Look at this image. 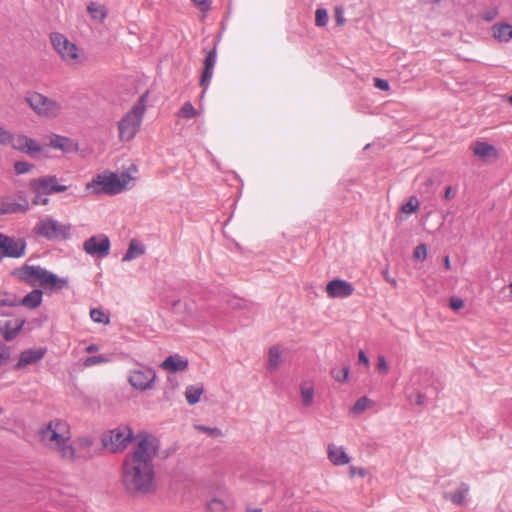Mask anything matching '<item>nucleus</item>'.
<instances>
[{
    "label": "nucleus",
    "instance_id": "9",
    "mask_svg": "<svg viewBox=\"0 0 512 512\" xmlns=\"http://www.w3.org/2000/svg\"><path fill=\"white\" fill-rule=\"evenodd\" d=\"M71 225H65L52 218L39 221L34 232L48 240L67 239L70 235Z\"/></svg>",
    "mask_w": 512,
    "mask_h": 512
},
{
    "label": "nucleus",
    "instance_id": "5",
    "mask_svg": "<svg viewBox=\"0 0 512 512\" xmlns=\"http://www.w3.org/2000/svg\"><path fill=\"white\" fill-rule=\"evenodd\" d=\"M139 435L134 436L133 430L129 426L122 425L104 432L101 436V443L104 449L117 454L123 452L133 440L136 441Z\"/></svg>",
    "mask_w": 512,
    "mask_h": 512
},
{
    "label": "nucleus",
    "instance_id": "18",
    "mask_svg": "<svg viewBox=\"0 0 512 512\" xmlns=\"http://www.w3.org/2000/svg\"><path fill=\"white\" fill-rule=\"evenodd\" d=\"M25 319L0 321V334L6 341H12L22 330Z\"/></svg>",
    "mask_w": 512,
    "mask_h": 512
},
{
    "label": "nucleus",
    "instance_id": "15",
    "mask_svg": "<svg viewBox=\"0 0 512 512\" xmlns=\"http://www.w3.org/2000/svg\"><path fill=\"white\" fill-rule=\"evenodd\" d=\"M354 290L352 283L342 279H333L326 286V292L331 298H347Z\"/></svg>",
    "mask_w": 512,
    "mask_h": 512
},
{
    "label": "nucleus",
    "instance_id": "35",
    "mask_svg": "<svg viewBox=\"0 0 512 512\" xmlns=\"http://www.w3.org/2000/svg\"><path fill=\"white\" fill-rule=\"evenodd\" d=\"M314 390L312 387H301V397L303 405L308 407L312 404Z\"/></svg>",
    "mask_w": 512,
    "mask_h": 512
},
{
    "label": "nucleus",
    "instance_id": "22",
    "mask_svg": "<svg viewBox=\"0 0 512 512\" xmlns=\"http://www.w3.org/2000/svg\"><path fill=\"white\" fill-rule=\"evenodd\" d=\"M49 146L66 153L77 150V143L68 137L60 135H55L54 138L51 139Z\"/></svg>",
    "mask_w": 512,
    "mask_h": 512
},
{
    "label": "nucleus",
    "instance_id": "8",
    "mask_svg": "<svg viewBox=\"0 0 512 512\" xmlns=\"http://www.w3.org/2000/svg\"><path fill=\"white\" fill-rule=\"evenodd\" d=\"M87 187H94L97 194L116 195L125 190V181L113 172L98 174Z\"/></svg>",
    "mask_w": 512,
    "mask_h": 512
},
{
    "label": "nucleus",
    "instance_id": "34",
    "mask_svg": "<svg viewBox=\"0 0 512 512\" xmlns=\"http://www.w3.org/2000/svg\"><path fill=\"white\" fill-rule=\"evenodd\" d=\"M328 23L327 10L319 8L315 12V25L318 27H324Z\"/></svg>",
    "mask_w": 512,
    "mask_h": 512
},
{
    "label": "nucleus",
    "instance_id": "36",
    "mask_svg": "<svg viewBox=\"0 0 512 512\" xmlns=\"http://www.w3.org/2000/svg\"><path fill=\"white\" fill-rule=\"evenodd\" d=\"M369 399L367 397L359 398L353 405L352 413L358 415L361 414L368 407Z\"/></svg>",
    "mask_w": 512,
    "mask_h": 512
},
{
    "label": "nucleus",
    "instance_id": "3",
    "mask_svg": "<svg viewBox=\"0 0 512 512\" xmlns=\"http://www.w3.org/2000/svg\"><path fill=\"white\" fill-rule=\"evenodd\" d=\"M13 275L32 287L39 285L51 291H60L68 286L67 279L60 278L41 266L26 264L15 269Z\"/></svg>",
    "mask_w": 512,
    "mask_h": 512
},
{
    "label": "nucleus",
    "instance_id": "13",
    "mask_svg": "<svg viewBox=\"0 0 512 512\" xmlns=\"http://www.w3.org/2000/svg\"><path fill=\"white\" fill-rule=\"evenodd\" d=\"M83 249L89 255L103 258L109 254L110 240L103 234L92 236L84 242Z\"/></svg>",
    "mask_w": 512,
    "mask_h": 512
},
{
    "label": "nucleus",
    "instance_id": "23",
    "mask_svg": "<svg viewBox=\"0 0 512 512\" xmlns=\"http://www.w3.org/2000/svg\"><path fill=\"white\" fill-rule=\"evenodd\" d=\"M43 291L40 289H33L26 296H24L21 300H19V305L24 306L28 309H36L42 303Z\"/></svg>",
    "mask_w": 512,
    "mask_h": 512
},
{
    "label": "nucleus",
    "instance_id": "49",
    "mask_svg": "<svg viewBox=\"0 0 512 512\" xmlns=\"http://www.w3.org/2000/svg\"><path fill=\"white\" fill-rule=\"evenodd\" d=\"M377 368L379 371L387 373L388 372V363L386 361V358L384 356H379L377 360Z\"/></svg>",
    "mask_w": 512,
    "mask_h": 512
},
{
    "label": "nucleus",
    "instance_id": "28",
    "mask_svg": "<svg viewBox=\"0 0 512 512\" xmlns=\"http://www.w3.org/2000/svg\"><path fill=\"white\" fill-rule=\"evenodd\" d=\"M203 392L204 387L202 384L190 385L185 390V398L190 405H195L199 402Z\"/></svg>",
    "mask_w": 512,
    "mask_h": 512
},
{
    "label": "nucleus",
    "instance_id": "32",
    "mask_svg": "<svg viewBox=\"0 0 512 512\" xmlns=\"http://www.w3.org/2000/svg\"><path fill=\"white\" fill-rule=\"evenodd\" d=\"M91 319L96 323L108 324L110 319L109 316L106 315L101 309L93 308L90 311Z\"/></svg>",
    "mask_w": 512,
    "mask_h": 512
},
{
    "label": "nucleus",
    "instance_id": "53",
    "mask_svg": "<svg viewBox=\"0 0 512 512\" xmlns=\"http://www.w3.org/2000/svg\"><path fill=\"white\" fill-rule=\"evenodd\" d=\"M455 195V193L453 192V189L451 186H447L446 189H445V193H444V198L446 200H449L451 198H453Z\"/></svg>",
    "mask_w": 512,
    "mask_h": 512
},
{
    "label": "nucleus",
    "instance_id": "52",
    "mask_svg": "<svg viewBox=\"0 0 512 512\" xmlns=\"http://www.w3.org/2000/svg\"><path fill=\"white\" fill-rule=\"evenodd\" d=\"M358 359H359V362L364 364V365H368L369 364V359H368V357L366 356V354H365V352L363 350L359 351Z\"/></svg>",
    "mask_w": 512,
    "mask_h": 512
},
{
    "label": "nucleus",
    "instance_id": "37",
    "mask_svg": "<svg viewBox=\"0 0 512 512\" xmlns=\"http://www.w3.org/2000/svg\"><path fill=\"white\" fill-rule=\"evenodd\" d=\"M419 207V201L416 197H411L409 201L402 205L401 210L404 213L411 214L414 213Z\"/></svg>",
    "mask_w": 512,
    "mask_h": 512
},
{
    "label": "nucleus",
    "instance_id": "54",
    "mask_svg": "<svg viewBox=\"0 0 512 512\" xmlns=\"http://www.w3.org/2000/svg\"><path fill=\"white\" fill-rule=\"evenodd\" d=\"M383 276H384L385 280L387 282L391 283L393 286L397 285V281L394 278H391V276H389V273L387 270L383 272Z\"/></svg>",
    "mask_w": 512,
    "mask_h": 512
},
{
    "label": "nucleus",
    "instance_id": "11",
    "mask_svg": "<svg viewBox=\"0 0 512 512\" xmlns=\"http://www.w3.org/2000/svg\"><path fill=\"white\" fill-rule=\"evenodd\" d=\"M156 379V373L154 369L149 367H143L141 369H135L130 371L128 376L129 384L136 390L146 391L150 390L154 386Z\"/></svg>",
    "mask_w": 512,
    "mask_h": 512
},
{
    "label": "nucleus",
    "instance_id": "25",
    "mask_svg": "<svg viewBox=\"0 0 512 512\" xmlns=\"http://www.w3.org/2000/svg\"><path fill=\"white\" fill-rule=\"evenodd\" d=\"M87 11L90 14L91 18L99 23L104 22L108 15L107 8L98 2H90L87 5Z\"/></svg>",
    "mask_w": 512,
    "mask_h": 512
},
{
    "label": "nucleus",
    "instance_id": "40",
    "mask_svg": "<svg viewBox=\"0 0 512 512\" xmlns=\"http://www.w3.org/2000/svg\"><path fill=\"white\" fill-rule=\"evenodd\" d=\"M107 361L108 358H106L104 355L89 356L84 360V366L90 367Z\"/></svg>",
    "mask_w": 512,
    "mask_h": 512
},
{
    "label": "nucleus",
    "instance_id": "27",
    "mask_svg": "<svg viewBox=\"0 0 512 512\" xmlns=\"http://www.w3.org/2000/svg\"><path fill=\"white\" fill-rule=\"evenodd\" d=\"M145 253V246L137 240H131L122 261H131Z\"/></svg>",
    "mask_w": 512,
    "mask_h": 512
},
{
    "label": "nucleus",
    "instance_id": "21",
    "mask_svg": "<svg viewBox=\"0 0 512 512\" xmlns=\"http://www.w3.org/2000/svg\"><path fill=\"white\" fill-rule=\"evenodd\" d=\"M328 459L332 464L340 466L346 465L350 462V457L347 455L343 447H337L334 444L328 445Z\"/></svg>",
    "mask_w": 512,
    "mask_h": 512
},
{
    "label": "nucleus",
    "instance_id": "61",
    "mask_svg": "<svg viewBox=\"0 0 512 512\" xmlns=\"http://www.w3.org/2000/svg\"><path fill=\"white\" fill-rule=\"evenodd\" d=\"M248 512H263L261 508L249 509Z\"/></svg>",
    "mask_w": 512,
    "mask_h": 512
},
{
    "label": "nucleus",
    "instance_id": "39",
    "mask_svg": "<svg viewBox=\"0 0 512 512\" xmlns=\"http://www.w3.org/2000/svg\"><path fill=\"white\" fill-rule=\"evenodd\" d=\"M32 168H33V165L26 161H17L14 164V170H15L16 174H18V175L28 173L32 170Z\"/></svg>",
    "mask_w": 512,
    "mask_h": 512
},
{
    "label": "nucleus",
    "instance_id": "60",
    "mask_svg": "<svg viewBox=\"0 0 512 512\" xmlns=\"http://www.w3.org/2000/svg\"><path fill=\"white\" fill-rule=\"evenodd\" d=\"M444 265H445L446 269L450 268V261H449V257L448 256L445 257Z\"/></svg>",
    "mask_w": 512,
    "mask_h": 512
},
{
    "label": "nucleus",
    "instance_id": "24",
    "mask_svg": "<svg viewBox=\"0 0 512 512\" xmlns=\"http://www.w3.org/2000/svg\"><path fill=\"white\" fill-rule=\"evenodd\" d=\"M470 491L468 484L462 482L459 484L457 490L453 493H445L444 499L450 500L455 505H462Z\"/></svg>",
    "mask_w": 512,
    "mask_h": 512
},
{
    "label": "nucleus",
    "instance_id": "26",
    "mask_svg": "<svg viewBox=\"0 0 512 512\" xmlns=\"http://www.w3.org/2000/svg\"><path fill=\"white\" fill-rule=\"evenodd\" d=\"M493 36L500 42H508L512 39V26L497 23L492 27Z\"/></svg>",
    "mask_w": 512,
    "mask_h": 512
},
{
    "label": "nucleus",
    "instance_id": "16",
    "mask_svg": "<svg viewBox=\"0 0 512 512\" xmlns=\"http://www.w3.org/2000/svg\"><path fill=\"white\" fill-rule=\"evenodd\" d=\"M470 149L472 150L475 157L479 158L484 162L495 161L498 159L499 154L494 145H491L485 141L477 140L471 144Z\"/></svg>",
    "mask_w": 512,
    "mask_h": 512
},
{
    "label": "nucleus",
    "instance_id": "56",
    "mask_svg": "<svg viewBox=\"0 0 512 512\" xmlns=\"http://www.w3.org/2000/svg\"><path fill=\"white\" fill-rule=\"evenodd\" d=\"M352 474H359L361 477H364L366 475V471L363 468L356 469L355 467H351Z\"/></svg>",
    "mask_w": 512,
    "mask_h": 512
},
{
    "label": "nucleus",
    "instance_id": "42",
    "mask_svg": "<svg viewBox=\"0 0 512 512\" xmlns=\"http://www.w3.org/2000/svg\"><path fill=\"white\" fill-rule=\"evenodd\" d=\"M136 135V130H118V138L121 142L132 140Z\"/></svg>",
    "mask_w": 512,
    "mask_h": 512
},
{
    "label": "nucleus",
    "instance_id": "47",
    "mask_svg": "<svg viewBox=\"0 0 512 512\" xmlns=\"http://www.w3.org/2000/svg\"><path fill=\"white\" fill-rule=\"evenodd\" d=\"M374 86L383 91H388L390 89L388 81L381 78L374 79Z\"/></svg>",
    "mask_w": 512,
    "mask_h": 512
},
{
    "label": "nucleus",
    "instance_id": "51",
    "mask_svg": "<svg viewBox=\"0 0 512 512\" xmlns=\"http://www.w3.org/2000/svg\"><path fill=\"white\" fill-rule=\"evenodd\" d=\"M44 195H36L32 200L34 205H47L49 203V199L47 197H43Z\"/></svg>",
    "mask_w": 512,
    "mask_h": 512
},
{
    "label": "nucleus",
    "instance_id": "63",
    "mask_svg": "<svg viewBox=\"0 0 512 512\" xmlns=\"http://www.w3.org/2000/svg\"><path fill=\"white\" fill-rule=\"evenodd\" d=\"M90 457H92V455H84V456H83V459H84V460H87V459H88V458H90Z\"/></svg>",
    "mask_w": 512,
    "mask_h": 512
},
{
    "label": "nucleus",
    "instance_id": "38",
    "mask_svg": "<svg viewBox=\"0 0 512 512\" xmlns=\"http://www.w3.org/2000/svg\"><path fill=\"white\" fill-rule=\"evenodd\" d=\"M195 428L198 431L207 433L209 436L214 437V438H218V437L222 436V431L216 427L211 428V427H207L204 425H196Z\"/></svg>",
    "mask_w": 512,
    "mask_h": 512
},
{
    "label": "nucleus",
    "instance_id": "64",
    "mask_svg": "<svg viewBox=\"0 0 512 512\" xmlns=\"http://www.w3.org/2000/svg\"><path fill=\"white\" fill-rule=\"evenodd\" d=\"M508 102L512 105V95L508 98Z\"/></svg>",
    "mask_w": 512,
    "mask_h": 512
},
{
    "label": "nucleus",
    "instance_id": "46",
    "mask_svg": "<svg viewBox=\"0 0 512 512\" xmlns=\"http://www.w3.org/2000/svg\"><path fill=\"white\" fill-rule=\"evenodd\" d=\"M191 1L203 13H206L210 9V1L209 0H191Z\"/></svg>",
    "mask_w": 512,
    "mask_h": 512
},
{
    "label": "nucleus",
    "instance_id": "17",
    "mask_svg": "<svg viewBox=\"0 0 512 512\" xmlns=\"http://www.w3.org/2000/svg\"><path fill=\"white\" fill-rule=\"evenodd\" d=\"M216 58H217V53H216V49L214 48L207 53V55L204 59V67H203V72H202L201 79H200V86L203 88V93L206 91V89L208 88V86L211 82L214 67L216 64Z\"/></svg>",
    "mask_w": 512,
    "mask_h": 512
},
{
    "label": "nucleus",
    "instance_id": "20",
    "mask_svg": "<svg viewBox=\"0 0 512 512\" xmlns=\"http://www.w3.org/2000/svg\"><path fill=\"white\" fill-rule=\"evenodd\" d=\"M187 367L188 360L179 354L170 355L161 363V368L171 373L184 371Z\"/></svg>",
    "mask_w": 512,
    "mask_h": 512
},
{
    "label": "nucleus",
    "instance_id": "33",
    "mask_svg": "<svg viewBox=\"0 0 512 512\" xmlns=\"http://www.w3.org/2000/svg\"><path fill=\"white\" fill-rule=\"evenodd\" d=\"M196 115L197 111L190 102L184 103L178 113V116L181 118H193Z\"/></svg>",
    "mask_w": 512,
    "mask_h": 512
},
{
    "label": "nucleus",
    "instance_id": "30",
    "mask_svg": "<svg viewBox=\"0 0 512 512\" xmlns=\"http://www.w3.org/2000/svg\"><path fill=\"white\" fill-rule=\"evenodd\" d=\"M281 362V354L277 347L273 346L269 349V362L268 367L269 369H277Z\"/></svg>",
    "mask_w": 512,
    "mask_h": 512
},
{
    "label": "nucleus",
    "instance_id": "19",
    "mask_svg": "<svg viewBox=\"0 0 512 512\" xmlns=\"http://www.w3.org/2000/svg\"><path fill=\"white\" fill-rule=\"evenodd\" d=\"M46 353V348L27 349L20 353L19 360L15 364V369H23L28 365L40 361Z\"/></svg>",
    "mask_w": 512,
    "mask_h": 512
},
{
    "label": "nucleus",
    "instance_id": "57",
    "mask_svg": "<svg viewBox=\"0 0 512 512\" xmlns=\"http://www.w3.org/2000/svg\"><path fill=\"white\" fill-rule=\"evenodd\" d=\"M119 178L121 181H125V188L127 187L129 181L132 179L128 172L122 173L121 177Z\"/></svg>",
    "mask_w": 512,
    "mask_h": 512
},
{
    "label": "nucleus",
    "instance_id": "44",
    "mask_svg": "<svg viewBox=\"0 0 512 512\" xmlns=\"http://www.w3.org/2000/svg\"><path fill=\"white\" fill-rule=\"evenodd\" d=\"M93 443V439L87 436L80 437L77 440V445L82 450H88L93 445Z\"/></svg>",
    "mask_w": 512,
    "mask_h": 512
},
{
    "label": "nucleus",
    "instance_id": "4",
    "mask_svg": "<svg viewBox=\"0 0 512 512\" xmlns=\"http://www.w3.org/2000/svg\"><path fill=\"white\" fill-rule=\"evenodd\" d=\"M49 41L53 50L66 65L76 67L84 63L85 55L82 49L65 34L52 32L49 35Z\"/></svg>",
    "mask_w": 512,
    "mask_h": 512
},
{
    "label": "nucleus",
    "instance_id": "1",
    "mask_svg": "<svg viewBox=\"0 0 512 512\" xmlns=\"http://www.w3.org/2000/svg\"><path fill=\"white\" fill-rule=\"evenodd\" d=\"M158 453L156 439L147 433L136 438L133 450L121 465V483L131 495H147L156 491L153 460Z\"/></svg>",
    "mask_w": 512,
    "mask_h": 512
},
{
    "label": "nucleus",
    "instance_id": "2",
    "mask_svg": "<svg viewBox=\"0 0 512 512\" xmlns=\"http://www.w3.org/2000/svg\"><path fill=\"white\" fill-rule=\"evenodd\" d=\"M40 443L56 451L64 460L75 462L81 458L70 444V432L67 422L55 419L49 421L38 431Z\"/></svg>",
    "mask_w": 512,
    "mask_h": 512
},
{
    "label": "nucleus",
    "instance_id": "55",
    "mask_svg": "<svg viewBox=\"0 0 512 512\" xmlns=\"http://www.w3.org/2000/svg\"><path fill=\"white\" fill-rule=\"evenodd\" d=\"M497 15V12L495 10L493 11H490L488 13H486L483 18L486 20V21H491L493 20Z\"/></svg>",
    "mask_w": 512,
    "mask_h": 512
},
{
    "label": "nucleus",
    "instance_id": "7",
    "mask_svg": "<svg viewBox=\"0 0 512 512\" xmlns=\"http://www.w3.org/2000/svg\"><path fill=\"white\" fill-rule=\"evenodd\" d=\"M0 145L11 146L15 150L27 153L32 158L39 159L45 149L44 146L25 135H12L9 130H0Z\"/></svg>",
    "mask_w": 512,
    "mask_h": 512
},
{
    "label": "nucleus",
    "instance_id": "12",
    "mask_svg": "<svg viewBox=\"0 0 512 512\" xmlns=\"http://www.w3.org/2000/svg\"><path fill=\"white\" fill-rule=\"evenodd\" d=\"M26 241L0 234V259L4 257L19 258L24 255Z\"/></svg>",
    "mask_w": 512,
    "mask_h": 512
},
{
    "label": "nucleus",
    "instance_id": "6",
    "mask_svg": "<svg viewBox=\"0 0 512 512\" xmlns=\"http://www.w3.org/2000/svg\"><path fill=\"white\" fill-rule=\"evenodd\" d=\"M24 101L36 115L42 118H56L62 110L61 104L56 99L36 91L26 93Z\"/></svg>",
    "mask_w": 512,
    "mask_h": 512
},
{
    "label": "nucleus",
    "instance_id": "59",
    "mask_svg": "<svg viewBox=\"0 0 512 512\" xmlns=\"http://www.w3.org/2000/svg\"><path fill=\"white\" fill-rule=\"evenodd\" d=\"M98 350V347L95 345V344H91L89 345L87 348H86V351L91 353V352H95Z\"/></svg>",
    "mask_w": 512,
    "mask_h": 512
},
{
    "label": "nucleus",
    "instance_id": "14",
    "mask_svg": "<svg viewBox=\"0 0 512 512\" xmlns=\"http://www.w3.org/2000/svg\"><path fill=\"white\" fill-rule=\"evenodd\" d=\"M146 95L140 97L130 112L121 120L119 128H137L142 122L145 112Z\"/></svg>",
    "mask_w": 512,
    "mask_h": 512
},
{
    "label": "nucleus",
    "instance_id": "41",
    "mask_svg": "<svg viewBox=\"0 0 512 512\" xmlns=\"http://www.w3.org/2000/svg\"><path fill=\"white\" fill-rule=\"evenodd\" d=\"M5 298L0 299V307L8 306V307H16L19 306V300L16 296H8L5 294Z\"/></svg>",
    "mask_w": 512,
    "mask_h": 512
},
{
    "label": "nucleus",
    "instance_id": "10",
    "mask_svg": "<svg viewBox=\"0 0 512 512\" xmlns=\"http://www.w3.org/2000/svg\"><path fill=\"white\" fill-rule=\"evenodd\" d=\"M29 186L34 194L45 196L67 190V186L58 183V178L55 175L32 179Z\"/></svg>",
    "mask_w": 512,
    "mask_h": 512
},
{
    "label": "nucleus",
    "instance_id": "29",
    "mask_svg": "<svg viewBox=\"0 0 512 512\" xmlns=\"http://www.w3.org/2000/svg\"><path fill=\"white\" fill-rule=\"evenodd\" d=\"M228 508V504L220 498H212L207 503L208 512H227Z\"/></svg>",
    "mask_w": 512,
    "mask_h": 512
},
{
    "label": "nucleus",
    "instance_id": "45",
    "mask_svg": "<svg viewBox=\"0 0 512 512\" xmlns=\"http://www.w3.org/2000/svg\"><path fill=\"white\" fill-rule=\"evenodd\" d=\"M10 358V348L0 342V366Z\"/></svg>",
    "mask_w": 512,
    "mask_h": 512
},
{
    "label": "nucleus",
    "instance_id": "58",
    "mask_svg": "<svg viewBox=\"0 0 512 512\" xmlns=\"http://www.w3.org/2000/svg\"><path fill=\"white\" fill-rule=\"evenodd\" d=\"M416 404L417 405H422L424 404L425 402V397L422 393H417L416 394V400H415Z\"/></svg>",
    "mask_w": 512,
    "mask_h": 512
},
{
    "label": "nucleus",
    "instance_id": "62",
    "mask_svg": "<svg viewBox=\"0 0 512 512\" xmlns=\"http://www.w3.org/2000/svg\"><path fill=\"white\" fill-rule=\"evenodd\" d=\"M129 170H132V171H137V168L135 165H131V167L129 168Z\"/></svg>",
    "mask_w": 512,
    "mask_h": 512
},
{
    "label": "nucleus",
    "instance_id": "48",
    "mask_svg": "<svg viewBox=\"0 0 512 512\" xmlns=\"http://www.w3.org/2000/svg\"><path fill=\"white\" fill-rule=\"evenodd\" d=\"M450 307L457 311L464 307V301L461 298L458 297H452L450 299Z\"/></svg>",
    "mask_w": 512,
    "mask_h": 512
},
{
    "label": "nucleus",
    "instance_id": "50",
    "mask_svg": "<svg viewBox=\"0 0 512 512\" xmlns=\"http://www.w3.org/2000/svg\"><path fill=\"white\" fill-rule=\"evenodd\" d=\"M335 14H336L335 19H336L337 25H339V26L344 25L346 20L343 16L342 8H336Z\"/></svg>",
    "mask_w": 512,
    "mask_h": 512
},
{
    "label": "nucleus",
    "instance_id": "43",
    "mask_svg": "<svg viewBox=\"0 0 512 512\" xmlns=\"http://www.w3.org/2000/svg\"><path fill=\"white\" fill-rule=\"evenodd\" d=\"M413 256L417 260H424L427 256V246L420 244L414 249Z\"/></svg>",
    "mask_w": 512,
    "mask_h": 512
},
{
    "label": "nucleus",
    "instance_id": "31",
    "mask_svg": "<svg viewBox=\"0 0 512 512\" xmlns=\"http://www.w3.org/2000/svg\"><path fill=\"white\" fill-rule=\"evenodd\" d=\"M330 374L336 381L345 382L349 375V366L343 365V367L340 370L332 368Z\"/></svg>",
    "mask_w": 512,
    "mask_h": 512
}]
</instances>
